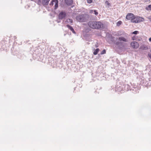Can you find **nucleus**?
<instances>
[{
  "instance_id": "obj_22",
  "label": "nucleus",
  "mask_w": 151,
  "mask_h": 151,
  "mask_svg": "<svg viewBox=\"0 0 151 151\" xmlns=\"http://www.w3.org/2000/svg\"><path fill=\"white\" fill-rule=\"evenodd\" d=\"M55 2V1H54V0H52L51 2L50 3V6H52L54 4L53 2Z\"/></svg>"
},
{
  "instance_id": "obj_24",
  "label": "nucleus",
  "mask_w": 151,
  "mask_h": 151,
  "mask_svg": "<svg viewBox=\"0 0 151 151\" xmlns=\"http://www.w3.org/2000/svg\"><path fill=\"white\" fill-rule=\"evenodd\" d=\"M93 12H94V14L96 15H97L98 14V13L97 12L96 10H93Z\"/></svg>"
},
{
  "instance_id": "obj_14",
  "label": "nucleus",
  "mask_w": 151,
  "mask_h": 151,
  "mask_svg": "<svg viewBox=\"0 0 151 151\" xmlns=\"http://www.w3.org/2000/svg\"><path fill=\"white\" fill-rule=\"evenodd\" d=\"M140 48L141 49L143 50H146L148 49V47L147 46L144 45H142L141 46Z\"/></svg>"
},
{
  "instance_id": "obj_29",
  "label": "nucleus",
  "mask_w": 151,
  "mask_h": 151,
  "mask_svg": "<svg viewBox=\"0 0 151 151\" xmlns=\"http://www.w3.org/2000/svg\"><path fill=\"white\" fill-rule=\"evenodd\" d=\"M149 40L150 42H151V37L149 38Z\"/></svg>"
},
{
  "instance_id": "obj_10",
  "label": "nucleus",
  "mask_w": 151,
  "mask_h": 151,
  "mask_svg": "<svg viewBox=\"0 0 151 151\" xmlns=\"http://www.w3.org/2000/svg\"><path fill=\"white\" fill-rule=\"evenodd\" d=\"M65 4L68 6H70L73 3V0H65Z\"/></svg>"
},
{
  "instance_id": "obj_11",
  "label": "nucleus",
  "mask_w": 151,
  "mask_h": 151,
  "mask_svg": "<svg viewBox=\"0 0 151 151\" xmlns=\"http://www.w3.org/2000/svg\"><path fill=\"white\" fill-rule=\"evenodd\" d=\"M66 27L69 29H70V31H71L73 33H74V34H76V32L75 31V30H74V29L71 26L68 24L67 25H66Z\"/></svg>"
},
{
  "instance_id": "obj_3",
  "label": "nucleus",
  "mask_w": 151,
  "mask_h": 151,
  "mask_svg": "<svg viewBox=\"0 0 151 151\" xmlns=\"http://www.w3.org/2000/svg\"><path fill=\"white\" fill-rule=\"evenodd\" d=\"M86 15L83 14L77 16L76 17V19L80 22H85L86 20Z\"/></svg>"
},
{
  "instance_id": "obj_31",
  "label": "nucleus",
  "mask_w": 151,
  "mask_h": 151,
  "mask_svg": "<svg viewBox=\"0 0 151 151\" xmlns=\"http://www.w3.org/2000/svg\"><path fill=\"white\" fill-rule=\"evenodd\" d=\"M150 51H151V50H150Z\"/></svg>"
},
{
  "instance_id": "obj_7",
  "label": "nucleus",
  "mask_w": 151,
  "mask_h": 151,
  "mask_svg": "<svg viewBox=\"0 0 151 151\" xmlns=\"http://www.w3.org/2000/svg\"><path fill=\"white\" fill-rule=\"evenodd\" d=\"M95 23L96 21H90L88 22V24L90 27L92 29H95Z\"/></svg>"
},
{
  "instance_id": "obj_1",
  "label": "nucleus",
  "mask_w": 151,
  "mask_h": 151,
  "mask_svg": "<svg viewBox=\"0 0 151 151\" xmlns=\"http://www.w3.org/2000/svg\"><path fill=\"white\" fill-rule=\"evenodd\" d=\"M110 40L114 44L120 48H122L123 47V43L122 41L124 42H128V40L127 39L122 36L119 37H115L111 36Z\"/></svg>"
},
{
  "instance_id": "obj_28",
  "label": "nucleus",
  "mask_w": 151,
  "mask_h": 151,
  "mask_svg": "<svg viewBox=\"0 0 151 151\" xmlns=\"http://www.w3.org/2000/svg\"><path fill=\"white\" fill-rule=\"evenodd\" d=\"M93 10H91L90 11V13H93Z\"/></svg>"
},
{
  "instance_id": "obj_4",
  "label": "nucleus",
  "mask_w": 151,
  "mask_h": 151,
  "mask_svg": "<svg viewBox=\"0 0 151 151\" xmlns=\"http://www.w3.org/2000/svg\"><path fill=\"white\" fill-rule=\"evenodd\" d=\"M95 29H103L105 28L104 25L101 22H96L95 23Z\"/></svg>"
},
{
  "instance_id": "obj_6",
  "label": "nucleus",
  "mask_w": 151,
  "mask_h": 151,
  "mask_svg": "<svg viewBox=\"0 0 151 151\" xmlns=\"http://www.w3.org/2000/svg\"><path fill=\"white\" fill-rule=\"evenodd\" d=\"M131 45L133 48L136 49L139 47L138 43L136 41H133L131 43Z\"/></svg>"
},
{
  "instance_id": "obj_8",
  "label": "nucleus",
  "mask_w": 151,
  "mask_h": 151,
  "mask_svg": "<svg viewBox=\"0 0 151 151\" xmlns=\"http://www.w3.org/2000/svg\"><path fill=\"white\" fill-rule=\"evenodd\" d=\"M134 16V15L132 13H129L127 14L126 15V18L128 20H131L132 22V20L133 19V17Z\"/></svg>"
},
{
  "instance_id": "obj_12",
  "label": "nucleus",
  "mask_w": 151,
  "mask_h": 151,
  "mask_svg": "<svg viewBox=\"0 0 151 151\" xmlns=\"http://www.w3.org/2000/svg\"><path fill=\"white\" fill-rule=\"evenodd\" d=\"M50 0H42V4L43 5H48Z\"/></svg>"
},
{
  "instance_id": "obj_21",
  "label": "nucleus",
  "mask_w": 151,
  "mask_h": 151,
  "mask_svg": "<svg viewBox=\"0 0 151 151\" xmlns=\"http://www.w3.org/2000/svg\"><path fill=\"white\" fill-rule=\"evenodd\" d=\"M139 32L137 31H135L132 32V34L137 35L139 33Z\"/></svg>"
},
{
  "instance_id": "obj_5",
  "label": "nucleus",
  "mask_w": 151,
  "mask_h": 151,
  "mask_svg": "<svg viewBox=\"0 0 151 151\" xmlns=\"http://www.w3.org/2000/svg\"><path fill=\"white\" fill-rule=\"evenodd\" d=\"M66 16V13L65 12L61 11L58 15V19L60 20L63 19L65 18Z\"/></svg>"
},
{
  "instance_id": "obj_23",
  "label": "nucleus",
  "mask_w": 151,
  "mask_h": 151,
  "mask_svg": "<svg viewBox=\"0 0 151 151\" xmlns=\"http://www.w3.org/2000/svg\"><path fill=\"white\" fill-rule=\"evenodd\" d=\"M87 2L89 4H91L92 3V0H87Z\"/></svg>"
},
{
  "instance_id": "obj_30",
  "label": "nucleus",
  "mask_w": 151,
  "mask_h": 151,
  "mask_svg": "<svg viewBox=\"0 0 151 151\" xmlns=\"http://www.w3.org/2000/svg\"><path fill=\"white\" fill-rule=\"evenodd\" d=\"M57 21L58 23H59L60 22V21H58V20H57Z\"/></svg>"
},
{
  "instance_id": "obj_18",
  "label": "nucleus",
  "mask_w": 151,
  "mask_h": 151,
  "mask_svg": "<svg viewBox=\"0 0 151 151\" xmlns=\"http://www.w3.org/2000/svg\"><path fill=\"white\" fill-rule=\"evenodd\" d=\"M145 9L147 10H151V5H148L146 7Z\"/></svg>"
},
{
  "instance_id": "obj_20",
  "label": "nucleus",
  "mask_w": 151,
  "mask_h": 151,
  "mask_svg": "<svg viewBox=\"0 0 151 151\" xmlns=\"http://www.w3.org/2000/svg\"><path fill=\"white\" fill-rule=\"evenodd\" d=\"M106 53V50L105 49H104L101 52L100 54L101 55H103L105 54Z\"/></svg>"
},
{
  "instance_id": "obj_26",
  "label": "nucleus",
  "mask_w": 151,
  "mask_h": 151,
  "mask_svg": "<svg viewBox=\"0 0 151 151\" xmlns=\"http://www.w3.org/2000/svg\"><path fill=\"white\" fill-rule=\"evenodd\" d=\"M148 56L150 58V59H151V53H149L148 54Z\"/></svg>"
},
{
  "instance_id": "obj_15",
  "label": "nucleus",
  "mask_w": 151,
  "mask_h": 151,
  "mask_svg": "<svg viewBox=\"0 0 151 151\" xmlns=\"http://www.w3.org/2000/svg\"><path fill=\"white\" fill-rule=\"evenodd\" d=\"M99 50V48L96 49L93 52V54L95 55H97L98 54Z\"/></svg>"
},
{
  "instance_id": "obj_17",
  "label": "nucleus",
  "mask_w": 151,
  "mask_h": 151,
  "mask_svg": "<svg viewBox=\"0 0 151 151\" xmlns=\"http://www.w3.org/2000/svg\"><path fill=\"white\" fill-rule=\"evenodd\" d=\"M67 22H70V23H72L73 22V20L72 19H67V20L65 21Z\"/></svg>"
},
{
  "instance_id": "obj_2",
  "label": "nucleus",
  "mask_w": 151,
  "mask_h": 151,
  "mask_svg": "<svg viewBox=\"0 0 151 151\" xmlns=\"http://www.w3.org/2000/svg\"><path fill=\"white\" fill-rule=\"evenodd\" d=\"M144 20V18L138 16H135L134 15V17H133V19L132 20V22L137 23L143 22Z\"/></svg>"
},
{
  "instance_id": "obj_27",
  "label": "nucleus",
  "mask_w": 151,
  "mask_h": 151,
  "mask_svg": "<svg viewBox=\"0 0 151 151\" xmlns=\"http://www.w3.org/2000/svg\"><path fill=\"white\" fill-rule=\"evenodd\" d=\"M106 3H107V4L108 5H109L110 4L107 1H106Z\"/></svg>"
},
{
  "instance_id": "obj_13",
  "label": "nucleus",
  "mask_w": 151,
  "mask_h": 151,
  "mask_svg": "<svg viewBox=\"0 0 151 151\" xmlns=\"http://www.w3.org/2000/svg\"><path fill=\"white\" fill-rule=\"evenodd\" d=\"M54 1H55V4L54 6V9H57L58 7V0H54Z\"/></svg>"
},
{
  "instance_id": "obj_16",
  "label": "nucleus",
  "mask_w": 151,
  "mask_h": 151,
  "mask_svg": "<svg viewBox=\"0 0 151 151\" xmlns=\"http://www.w3.org/2000/svg\"><path fill=\"white\" fill-rule=\"evenodd\" d=\"M91 30V29L89 27L86 28L85 29L84 31L86 33H88Z\"/></svg>"
},
{
  "instance_id": "obj_19",
  "label": "nucleus",
  "mask_w": 151,
  "mask_h": 151,
  "mask_svg": "<svg viewBox=\"0 0 151 151\" xmlns=\"http://www.w3.org/2000/svg\"><path fill=\"white\" fill-rule=\"evenodd\" d=\"M122 23V22L121 21H119L116 23V25L117 26H119Z\"/></svg>"
},
{
  "instance_id": "obj_25",
  "label": "nucleus",
  "mask_w": 151,
  "mask_h": 151,
  "mask_svg": "<svg viewBox=\"0 0 151 151\" xmlns=\"http://www.w3.org/2000/svg\"><path fill=\"white\" fill-rule=\"evenodd\" d=\"M147 18L151 22V15L147 17Z\"/></svg>"
},
{
  "instance_id": "obj_9",
  "label": "nucleus",
  "mask_w": 151,
  "mask_h": 151,
  "mask_svg": "<svg viewBox=\"0 0 151 151\" xmlns=\"http://www.w3.org/2000/svg\"><path fill=\"white\" fill-rule=\"evenodd\" d=\"M124 87H122V89L126 91H128L129 90H131V87L128 84H124L123 85Z\"/></svg>"
}]
</instances>
